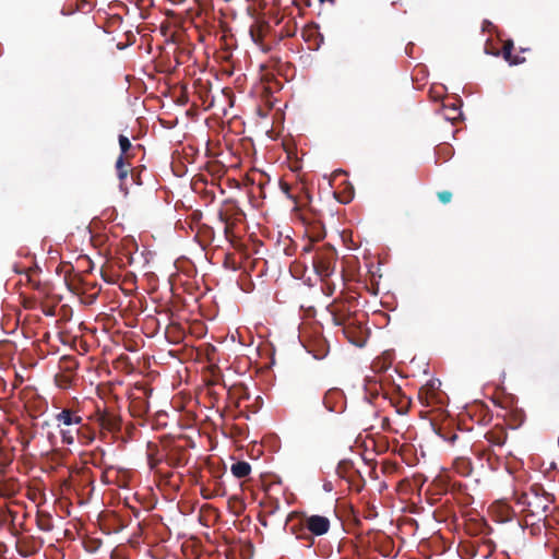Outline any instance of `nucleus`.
<instances>
[{
  "label": "nucleus",
  "mask_w": 559,
  "mask_h": 559,
  "mask_svg": "<svg viewBox=\"0 0 559 559\" xmlns=\"http://www.w3.org/2000/svg\"><path fill=\"white\" fill-rule=\"evenodd\" d=\"M556 498L547 492L540 484L532 485L527 491L516 496L515 502L521 506V513L524 516L525 524L536 525L543 522L548 525V516L551 506Z\"/></svg>",
  "instance_id": "obj_1"
},
{
  "label": "nucleus",
  "mask_w": 559,
  "mask_h": 559,
  "mask_svg": "<svg viewBox=\"0 0 559 559\" xmlns=\"http://www.w3.org/2000/svg\"><path fill=\"white\" fill-rule=\"evenodd\" d=\"M332 321L335 325L342 326L343 334L356 346H364L366 342L365 331L358 314L350 312L345 304L335 306L331 310Z\"/></svg>",
  "instance_id": "obj_2"
},
{
  "label": "nucleus",
  "mask_w": 559,
  "mask_h": 559,
  "mask_svg": "<svg viewBox=\"0 0 559 559\" xmlns=\"http://www.w3.org/2000/svg\"><path fill=\"white\" fill-rule=\"evenodd\" d=\"M331 523L326 516L323 515H304L299 523L292 524L289 531L298 539L308 542L307 546L313 545V536H322L330 530Z\"/></svg>",
  "instance_id": "obj_3"
},
{
  "label": "nucleus",
  "mask_w": 559,
  "mask_h": 559,
  "mask_svg": "<svg viewBox=\"0 0 559 559\" xmlns=\"http://www.w3.org/2000/svg\"><path fill=\"white\" fill-rule=\"evenodd\" d=\"M91 418L102 432L116 435L121 430L122 418L115 408L97 407Z\"/></svg>",
  "instance_id": "obj_4"
},
{
  "label": "nucleus",
  "mask_w": 559,
  "mask_h": 559,
  "mask_svg": "<svg viewBox=\"0 0 559 559\" xmlns=\"http://www.w3.org/2000/svg\"><path fill=\"white\" fill-rule=\"evenodd\" d=\"M336 263V251L332 246L324 245L316 250L312 264L321 277H329L333 274Z\"/></svg>",
  "instance_id": "obj_5"
},
{
  "label": "nucleus",
  "mask_w": 559,
  "mask_h": 559,
  "mask_svg": "<svg viewBox=\"0 0 559 559\" xmlns=\"http://www.w3.org/2000/svg\"><path fill=\"white\" fill-rule=\"evenodd\" d=\"M381 393L378 391L377 388L369 389L370 395L373 399H377L379 395H381L384 400H388L391 406H393L396 409V413L400 415H405L411 407V399L403 394L401 392L400 388H394L392 391L384 390L382 385H380Z\"/></svg>",
  "instance_id": "obj_6"
},
{
  "label": "nucleus",
  "mask_w": 559,
  "mask_h": 559,
  "mask_svg": "<svg viewBox=\"0 0 559 559\" xmlns=\"http://www.w3.org/2000/svg\"><path fill=\"white\" fill-rule=\"evenodd\" d=\"M242 216H245V214L236 201H225L224 205L218 211V219L225 225L224 234L226 238L233 235L234 227L241 221Z\"/></svg>",
  "instance_id": "obj_7"
},
{
  "label": "nucleus",
  "mask_w": 559,
  "mask_h": 559,
  "mask_svg": "<svg viewBox=\"0 0 559 559\" xmlns=\"http://www.w3.org/2000/svg\"><path fill=\"white\" fill-rule=\"evenodd\" d=\"M152 391L144 388L139 386L135 389V392L130 396L129 409L133 417H144L150 412V402L148 397Z\"/></svg>",
  "instance_id": "obj_8"
},
{
  "label": "nucleus",
  "mask_w": 559,
  "mask_h": 559,
  "mask_svg": "<svg viewBox=\"0 0 559 559\" xmlns=\"http://www.w3.org/2000/svg\"><path fill=\"white\" fill-rule=\"evenodd\" d=\"M323 405L329 412L342 413L345 408V397L340 389H330L323 396Z\"/></svg>",
  "instance_id": "obj_9"
},
{
  "label": "nucleus",
  "mask_w": 559,
  "mask_h": 559,
  "mask_svg": "<svg viewBox=\"0 0 559 559\" xmlns=\"http://www.w3.org/2000/svg\"><path fill=\"white\" fill-rule=\"evenodd\" d=\"M189 461L188 451L183 447L174 445L165 454V462L170 467L185 466Z\"/></svg>",
  "instance_id": "obj_10"
},
{
  "label": "nucleus",
  "mask_w": 559,
  "mask_h": 559,
  "mask_svg": "<svg viewBox=\"0 0 559 559\" xmlns=\"http://www.w3.org/2000/svg\"><path fill=\"white\" fill-rule=\"evenodd\" d=\"M269 29L270 24L266 21H259L255 24H253L249 29L251 39L253 40L254 44L259 45L263 51L269 50V47H266L263 44V38Z\"/></svg>",
  "instance_id": "obj_11"
},
{
  "label": "nucleus",
  "mask_w": 559,
  "mask_h": 559,
  "mask_svg": "<svg viewBox=\"0 0 559 559\" xmlns=\"http://www.w3.org/2000/svg\"><path fill=\"white\" fill-rule=\"evenodd\" d=\"M473 454L480 461H486L490 468H495L497 455L490 447H486L483 442L474 443L472 447Z\"/></svg>",
  "instance_id": "obj_12"
},
{
  "label": "nucleus",
  "mask_w": 559,
  "mask_h": 559,
  "mask_svg": "<svg viewBox=\"0 0 559 559\" xmlns=\"http://www.w3.org/2000/svg\"><path fill=\"white\" fill-rule=\"evenodd\" d=\"M508 438L507 430L503 427H493L489 431L486 432L485 439L488 442V445H497L502 447Z\"/></svg>",
  "instance_id": "obj_13"
},
{
  "label": "nucleus",
  "mask_w": 559,
  "mask_h": 559,
  "mask_svg": "<svg viewBox=\"0 0 559 559\" xmlns=\"http://www.w3.org/2000/svg\"><path fill=\"white\" fill-rule=\"evenodd\" d=\"M130 158H124V156H119L116 160V171L117 177L120 181V188L123 189V186L126 185V179L128 178V175L130 173L131 163L129 162Z\"/></svg>",
  "instance_id": "obj_14"
},
{
  "label": "nucleus",
  "mask_w": 559,
  "mask_h": 559,
  "mask_svg": "<svg viewBox=\"0 0 559 559\" xmlns=\"http://www.w3.org/2000/svg\"><path fill=\"white\" fill-rule=\"evenodd\" d=\"M56 420L59 424H63L66 426H72V425H81L82 417L76 415L75 412H73L69 408H64L56 415Z\"/></svg>",
  "instance_id": "obj_15"
},
{
  "label": "nucleus",
  "mask_w": 559,
  "mask_h": 559,
  "mask_svg": "<svg viewBox=\"0 0 559 559\" xmlns=\"http://www.w3.org/2000/svg\"><path fill=\"white\" fill-rule=\"evenodd\" d=\"M437 395L438 393L436 392L433 383L423 386L418 392L419 401L426 406L432 405L437 400Z\"/></svg>",
  "instance_id": "obj_16"
},
{
  "label": "nucleus",
  "mask_w": 559,
  "mask_h": 559,
  "mask_svg": "<svg viewBox=\"0 0 559 559\" xmlns=\"http://www.w3.org/2000/svg\"><path fill=\"white\" fill-rule=\"evenodd\" d=\"M453 468L461 476H469L473 472L472 462L466 456H457L453 462Z\"/></svg>",
  "instance_id": "obj_17"
},
{
  "label": "nucleus",
  "mask_w": 559,
  "mask_h": 559,
  "mask_svg": "<svg viewBox=\"0 0 559 559\" xmlns=\"http://www.w3.org/2000/svg\"><path fill=\"white\" fill-rule=\"evenodd\" d=\"M79 367L78 360L72 356H63L59 361V369L64 373L75 374V370Z\"/></svg>",
  "instance_id": "obj_18"
},
{
  "label": "nucleus",
  "mask_w": 559,
  "mask_h": 559,
  "mask_svg": "<svg viewBox=\"0 0 559 559\" xmlns=\"http://www.w3.org/2000/svg\"><path fill=\"white\" fill-rule=\"evenodd\" d=\"M513 41L512 40H507L504 44H503V47H502V56L503 58L510 63V64H520V63H523L525 61V58H520L518 56L513 57L512 56V50H513Z\"/></svg>",
  "instance_id": "obj_19"
},
{
  "label": "nucleus",
  "mask_w": 559,
  "mask_h": 559,
  "mask_svg": "<svg viewBox=\"0 0 559 559\" xmlns=\"http://www.w3.org/2000/svg\"><path fill=\"white\" fill-rule=\"evenodd\" d=\"M230 471L235 477L245 478L250 474L251 466L248 462L238 461L231 465Z\"/></svg>",
  "instance_id": "obj_20"
},
{
  "label": "nucleus",
  "mask_w": 559,
  "mask_h": 559,
  "mask_svg": "<svg viewBox=\"0 0 559 559\" xmlns=\"http://www.w3.org/2000/svg\"><path fill=\"white\" fill-rule=\"evenodd\" d=\"M36 524L43 532H50L53 528L52 519L49 513L37 512Z\"/></svg>",
  "instance_id": "obj_21"
},
{
  "label": "nucleus",
  "mask_w": 559,
  "mask_h": 559,
  "mask_svg": "<svg viewBox=\"0 0 559 559\" xmlns=\"http://www.w3.org/2000/svg\"><path fill=\"white\" fill-rule=\"evenodd\" d=\"M75 379V374L59 372L55 377L56 384L61 389L70 388Z\"/></svg>",
  "instance_id": "obj_22"
},
{
  "label": "nucleus",
  "mask_w": 559,
  "mask_h": 559,
  "mask_svg": "<svg viewBox=\"0 0 559 559\" xmlns=\"http://www.w3.org/2000/svg\"><path fill=\"white\" fill-rule=\"evenodd\" d=\"M118 140L121 151V154L119 156H124V158H131L132 154H130V151L132 150V144L129 138L123 134H120Z\"/></svg>",
  "instance_id": "obj_23"
},
{
  "label": "nucleus",
  "mask_w": 559,
  "mask_h": 559,
  "mask_svg": "<svg viewBox=\"0 0 559 559\" xmlns=\"http://www.w3.org/2000/svg\"><path fill=\"white\" fill-rule=\"evenodd\" d=\"M261 504L264 508V511L267 515L275 514L281 508L280 501L275 498H267Z\"/></svg>",
  "instance_id": "obj_24"
},
{
  "label": "nucleus",
  "mask_w": 559,
  "mask_h": 559,
  "mask_svg": "<svg viewBox=\"0 0 559 559\" xmlns=\"http://www.w3.org/2000/svg\"><path fill=\"white\" fill-rule=\"evenodd\" d=\"M165 461V455L163 457H157L153 452H148L147 454V465L151 471L160 474L159 464Z\"/></svg>",
  "instance_id": "obj_25"
},
{
  "label": "nucleus",
  "mask_w": 559,
  "mask_h": 559,
  "mask_svg": "<svg viewBox=\"0 0 559 559\" xmlns=\"http://www.w3.org/2000/svg\"><path fill=\"white\" fill-rule=\"evenodd\" d=\"M352 469H353V464L352 462L349 461H341L336 467V473L345 478V477H348L350 476V473H352Z\"/></svg>",
  "instance_id": "obj_26"
},
{
  "label": "nucleus",
  "mask_w": 559,
  "mask_h": 559,
  "mask_svg": "<svg viewBox=\"0 0 559 559\" xmlns=\"http://www.w3.org/2000/svg\"><path fill=\"white\" fill-rule=\"evenodd\" d=\"M61 433V438H62V442L66 443V444H72L74 442V437H73V432L71 429H62L60 431Z\"/></svg>",
  "instance_id": "obj_27"
},
{
  "label": "nucleus",
  "mask_w": 559,
  "mask_h": 559,
  "mask_svg": "<svg viewBox=\"0 0 559 559\" xmlns=\"http://www.w3.org/2000/svg\"><path fill=\"white\" fill-rule=\"evenodd\" d=\"M135 4H136L138 9L141 10L142 17H144L143 11L152 8L154 2H153V0H135Z\"/></svg>",
  "instance_id": "obj_28"
},
{
  "label": "nucleus",
  "mask_w": 559,
  "mask_h": 559,
  "mask_svg": "<svg viewBox=\"0 0 559 559\" xmlns=\"http://www.w3.org/2000/svg\"><path fill=\"white\" fill-rule=\"evenodd\" d=\"M280 188L281 190L287 195V198L292 199L294 201L295 204H297V200H296V197L292 194V187L285 182V181H281L280 182Z\"/></svg>",
  "instance_id": "obj_29"
},
{
  "label": "nucleus",
  "mask_w": 559,
  "mask_h": 559,
  "mask_svg": "<svg viewBox=\"0 0 559 559\" xmlns=\"http://www.w3.org/2000/svg\"><path fill=\"white\" fill-rule=\"evenodd\" d=\"M437 195L439 201L443 204H448L452 200V193L448 190L439 191Z\"/></svg>",
  "instance_id": "obj_30"
},
{
  "label": "nucleus",
  "mask_w": 559,
  "mask_h": 559,
  "mask_svg": "<svg viewBox=\"0 0 559 559\" xmlns=\"http://www.w3.org/2000/svg\"><path fill=\"white\" fill-rule=\"evenodd\" d=\"M441 436L444 440L449 441L451 444H453L455 442V440L459 438L455 432H452L449 436L448 435H441Z\"/></svg>",
  "instance_id": "obj_31"
},
{
  "label": "nucleus",
  "mask_w": 559,
  "mask_h": 559,
  "mask_svg": "<svg viewBox=\"0 0 559 559\" xmlns=\"http://www.w3.org/2000/svg\"><path fill=\"white\" fill-rule=\"evenodd\" d=\"M129 174L131 175V178H132L134 183L141 185L140 174L139 173H136L134 169H131Z\"/></svg>",
  "instance_id": "obj_32"
},
{
  "label": "nucleus",
  "mask_w": 559,
  "mask_h": 559,
  "mask_svg": "<svg viewBox=\"0 0 559 559\" xmlns=\"http://www.w3.org/2000/svg\"><path fill=\"white\" fill-rule=\"evenodd\" d=\"M389 425H390V419L388 417H384L382 420L383 429H386V427H389Z\"/></svg>",
  "instance_id": "obj_33"
},
{
  "label": "nucleus",
  "mask_w": 559,
  "mask_h": 559,
  "mask_svg": "<svg viewBox=\"0 0 559 559\" xmlns=\"http://www.w3.org/2000/svg\"><path fill=\"white\" fill-rule=\"evenodd\" d=\"M259 521H260V523H261L263 526H266V521H265V519H264V518L259 516Z\"/></svg>",
  "instance_id": "obj_34"
},
{
  "label": "nucleus",
  "mask_w": 559,
  "mask_h": 559,
  "mask_svg": "<svg viewBox=\"0 0 559 559\" xmlns=\"http://www.w3.org/2000/svg\"><path fill=\"white\" fill-rule=\"evenodd\" d=\"M324 355H325L324 353H323V354H321V355H319V354H314V357H316L317 359H321V358H323V357H324Z\"/></svg>",
  "instance_id": "obj_35"
},
{
  "label": "nucleus",
  "mask_w": 559,
  "mask_h": 559,
  "mask_svg": "<svg viewBox=\"0 0 559 559\" xmlns=\"http://www.w3.org/2000/svg\"><path fill=\"white\" fill-rule=\"evenodd\" d=\"M555 558L559 559V547L555 550Z\"/></svg>",
  "instance_id": "obj_36"
},
{
  "label": "nucleus",
  "mask_w": 559,
  "mask_h": 559,
  "mask_svg": "<svg viewBox=\"0 0 559 559\" xmlns=\"http://www.w3.org/2000/svg\"><path fill=\"white\" fill-rule=\"evenodd\" d=\"M319 1H320L321 3H323V2H331V3H333V2H334V0H319Z\"/></svg>",
  "instance_id": "obj_37"
},
{
  "label": "nucleus",
  "mask_w": 559,
  "mask_h": 559,
  "mask_svg": "<svg viewBox=\"0 0 559 559\" xmlns=\"http://www.w3.org/2000/svg\"><path fill=\"white\" fill-rule=\"evenodd\" d=\"M304 250H305V251H307V252H309V251H310V246H306V247L304 248Z\"/></svg>",
  "instance_id": "obj_38"
},
{
  "label": "nucleus",
  "mask_w": 559,
  "mask_h": 559,
  "mask_svg": "<svg viewBox=\"0 0 559 559\" xmlns=\"http://www.w3.org/2000/svg\"><path fill=\"white\" fill-rule=\"evenodd\" d=\"M86 438H87V440H88V441H92V440L94 439V437H93V436H88V437H86Z\"/></svg>",
  "instance_id": "obj_39"
},
{
  "label": "nucleus",
  "mask_w": 559,
  "mask_h": 559,
  "mask_svg": "<svg viewBox=\"0 0 559 559\" xmlns=\"http://www.w3.org/2000/svg\"><path fill=\"white\" fill-rule=\"evenodd\" d=\"M294 32H287V36H293Z\"/></svg>",
  "instance_id": "obj_40"
}]
</instances>
